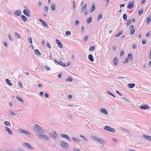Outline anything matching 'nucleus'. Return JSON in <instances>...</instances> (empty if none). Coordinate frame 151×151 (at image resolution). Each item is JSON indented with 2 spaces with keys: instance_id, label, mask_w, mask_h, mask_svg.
<instances>
[{
  "instance_id": "nucleus-20",
  "label": "nucleus",
  "mask_w": 151,
  "mask_h": 151,
  "mask_svg": "<svg viewBox=\"0 0 151 151\" xmlns=\"http://www.w3.org/2000/svg\"><path fill=\"white\" fill-rule=\"evenodd\" d=\"M5 82L9 86H12V84L11 83L10 81L8 79H6L5 80Z\"/></svg>"
},
{
  "instance_id": "nucleus-50",
  "label": "nucleus",
  "mask_w": 151,
  "mask_h": 151,
  "mask_svg": "<svg viewBox=\"0 0 151 151\" xmlns=\"http://www.w3.org/2000/svg\"><path fill=\"white\" fill-rule=\"evenodd\" d=\"M134 32L135 31L134 29H131L130 31V34L131 35H132L134 34Z\"/></svg>"
},
{
  "instance_id": "nucleus-59",
  "label": "nucleus",
  "mask_w": 151,
  "mask_h": 151,
  "mask_svg": "<svg viewBox=\"0 0 151 151\" xmlns=\"http://www.w3.org/2000/svg\"><path fill=\"white\" fill-rule=\"evenodd\" d=\"M88 37L87 36H86L84 37V40L85 41H86L87 40Z\"/></svg>"
},
{
  "instance_id": "nucleus-62",
  "label": "nucleus",
  "mask_w": 151,
  "mask_h": 151,
  "mask_svg": "<svg viewBox=\"0 0 151 151\" xmlns=\"http://www.w3.org/2000/svg\"><path fill=\"white\" fill-rule=\"evenodd\" d=\"M146 43V41L145 40H143L142 41V43L143 45H144Z\"/></svg>"
},
{
  "instance_id": "nucleus-10",
  "label": "nucleus",
  "mask_w": 151,
  "mask_h": 151,
  "mask_svg": "<svg viewBox=\"0 0 151 151\" xmlns=\"http://www.w3.org/2000/svg\"><path fill=\"white\" fill-rule=\"evenodd\" d=\"M91 138L93 139L95 141H96L99 142H100V141L101 140V139L100 138L94 136H92L91 137Z\"/></svg>"
},
{
  "instance_id": "nucleus-64",
  "label": "nucleus",
  "mask_w": 151,
  "mask_h": 151,
  "mask_svg": "<svg viewBox=\"0 0 151 151\" xmlns=\"http://www.w3.org/2000/svg\"><path fill=\"white\" fill-rule=\"evenodd\" d=\"M73 7H75V3L74 1H73Z\"/></svg>"
},
{
  "instance_id": "nucleus-39",
  "label": "nucleus",
  "mask_w": 151,
  "mask_h": 151,
  "mask_svg": "<svg viewBox=\"0 0 151 151\" xmlns=\"http://www.w3.org/2000/svg\"><path fill=\"white\" fill-rule=\"evenodd\" d=\"M143 12V9H142L140 10H139L138 12V14L140 16L142 14Z\"/></svg>"
},
{
  "instance_id": "nucleus-36",
  "label": "nucleus",
  "mask_w": 151,
  "mask_h": 151,
  "mask_svg": "<svg viewBox=\"0 0 151 151\" xmlns=\"http://www.w3.org/2000/svg\"><path fill=\"white\" fill-rule=\"evenodd\" d=\"M4 124L7 126H10L11 124L9 122L7 121H5L4 122Z\"/></svg>"
},
{
  "instance_id": "nucleus-53",
  "label": "nucleus",
  "mask_w": 151,
  "mask_h": 151,
  "mask_svg": "<svg viewBox=\"0 0 151 151\" xmlns=\"http://www.w3.org/2000/svg\"><path fill=\"white\" fill-rule=\"evenodd\" d=\"M124 51L123 50H121L120 51V56L121 57L122 56L124 55Z\"/></svg>"
},
{
  "instance_id": "nucleus-38",
  "label": "nucleus",
  "mask_w": 151,
  "mask_h": 151,
  "mask_svg": "<svg viewBox=\"0 0 151 151\" xmlns=\"http://www.w3.org/2000/svg\"><path fill=\"white\" fill-rule=\"evenodd\" d=\"M99 143L102 144L104 145L106 143V142L104 141L103 139H101Z\"/></svg>"
},
{
  "instance_id": "nucleus-57",
  "label": "nucleus",
  "mask_w": 151,
  "mask_h": 151,
  "mask_svg": "<svg viewBox=\"0 0 151 151\" xmlns=\"http://www.w3.org/2000/svg\"><path fill=\"white\" fill-rule=\"evenodd\" d=\"M129 59L127 58H126L124 61L123 62L124 63H126L128 62Z\"/></svg>"
},
{
  "instance_id": "nucleus-55",
  "label": "nucleus",
  "mask_w": 151,
  "mask_h": 151,
  "mask_svg": "<svg viewBox=\"0 0 151 151\" xmlns=\"http://www.w3.org/2000/svg\"><path fill=\"white\" fill-rule=\"evenodd\" d=\"M131 21L130 19L128 20L127 21V26H128L131 23Z\"/></svg>"
},
{
  "instance_id": "nucleus-24",
  "label": "nucleus",
  "mask_w": 151,
  "mask_h": 151,
  "mask_svg": "<svg viewBox=\"0 0 151 151\" xmlns=\"http://www.w3.org/2000/svg\"><path fill=\"white\" fill-rule=\"evenodd\" d=\"M88 58L91 61L93 62V58L91 55L90 54L88 55Z\"/></svg>"
},
{
  "instance_id": "nucleus-63",
  "label": "nucleus",
  "mask_w": 151,
  "mask_h": 151,
  "mask_svg": "<svg viewBox=\"0 0 151 151\" xmlns=\"http://www.w3.org/2000/svg\"><path fill=\"white\" fill-rule=\"evenodd\" d=\"M116 92L117 93L118 95L120 96H122V94H121V93L119 92V91H118L116 90Z\"/></svg>"
},
{
  "instance_id": "nucleus-58",
  "label": "nucleus",
  "mask_w": 151,
  "mask_h": 151,
  "mask_svg": "<svg viewBox=\"0 0 151 151\" xmlns=\"http://www.w3.org/2000/svg\"><path fill=\"white\" fill-rule=\"evenodd\" d=\"M46 45L47 46V47H49V48H51V47L50 45V44L49 43L47 42L46 43Z\"/></svg>"
},
{
  "instance_id": "nucleus-26",
  "label": "nucleus",
  "mask_w": 151,
  "mask_h": 151,
  "mask_svg": "<svg viewBox=\"0 0 151 151\" xmlns=\"http://www.w3.org/2000/svg\"><path fill=\"white\" fill-rule=\"evenodd\" d=\"M16 98L19 101H20L22 103H24V101L22 98L19 97V96H17L16 97Z\"/></svg>"
},
{
  "instance_id": "nucleus-2",
  "label": "nucleus",
  "mask_w": 151,
  "mask_h": 151,
  "mask_svg": "<svg viewBox=\"0 0 151 151\" xmlns=\"http://www.w3.org/2000/svg\"><path fill=\"white\" fill-rule=\"evenodd\" d=\"M38 137L40 139L45 141H48L49 139V138L48 135L44 134H38Z\"/></svg>"
},
{
  "instance_id": "nucleus-47",
  "label": "nucleus",
  "mask_w": 151,
  "mask_h": 151,
  "mask_svg": "<svg viewBox=\"0 0 151 151\" xmlns=\"http://www.w3.org/2000/svg\"><path fill=\"white\" fill-rule=\"evenodd\" d=\"M122 32L121 31V32L120 33H119L117 35H115V37H119L122 34Z\"/></svg>"
},
{
  "instance_id": "nucleus-7",
  "label": "nucleus",
  "mask_w": 151,
  "mask_h": 151,
  "mask_svg": "<svg viewBox=\"0 0 151 151\" xmlns=\"http://www.w3.org/2000/svg\"><path fill=\"white\" fill-rule=\"evenodd\" d=\"M23 145L24 147H27L29 149H33V148H32L31 147L30 145L28 143H24L23 144Z\"/></svg>"
},
{
  "instance_id": "nucleus-49",
  "label": "nucleus",
  "mask_w": 151,
  "mask_h": 151,
  "mask_svg": "<svg viewBox=\"0 0 151 151\" xmlns=\"http://www.w3.org/2000/svg\"><path fill=\"white\" fill-rule=\"evenodd\" d=\"M94 48L95 47L94 46H91L89 48V50L92 51L94 49Z\"/></svg>"
},
{
  "instance_id": "nucleus-48",
  "label": "nucleus",
  "mask_w": 151,
  "mask_h": 151,
  "mask_svg": "<svg viewBox=\"0 0 151 151\" xmlns=\"http://www.w3.org/2000/svg\"><path fill=\"white\" fill-rule=\"evenodd\" d=\"M79 21L78 20H75V25L78 26V25L79 24Z\"/></svg>"
},
{
  "instance_id": "nucleus-37",
  "label": "nucleus",
  "mask_w": 151,
  "mask_h": 151,
  "mask_svg": "<svg viewBox=\"0 0 151 151\" xmlns=\"http://www.w3.org/2000/svg\"><path fill=\"white\" fill-rule=\"evenodd\" d=\"M95 8L94 6V5L93 4L91 6V11L90 12L91 13L92 12L95 10Z\"/></svg>"
},
{
  "instance_id": "nucleus-11",
  "label": "nucleus",
  "mask_w": 151,
  "mask_h": 151,
  "mask_svg": "<svg viewBox=\"0 0 151 151\" xmlns=\"http://www.w3.org/2000/svg\"><path fill=\"white\" fill-rule=\"evenodd\" d=\"M140 109H146L149 108V106L147 105H144L141 106L140 107Z\"/></svg>"
},
{
  "instance_id": "nucleus-5",
  "label": "nucleus",
  "mask_w": 151,
  "mask_h": 151,
  "mask_svg": "<svg viewBox=\"0 0 151 151\" xmlns=\"http://www.w3.org/2000/svg\"><path fill=\"white\" fill-rule=\"evenodd\" d=\"M60 137H61L67 139L69 142H70L71 141L70 139L69 138V137L66 134H60Z\"/></svg>"
},
{
  "instance_id": "nucleus-33",
  "label": "nucleus",
  "mask_w": 151,
  "mask_h": 151,
  "mask_svg": "<svg viewBox=\"0 0 151 151\" xmlns=\"http://www.w3.org/2000/svg\"><path fill=\"white\" fill-rule=\"evenodd\" d=\"M151 21V18L150 17L147 18L146 19V22L147 24H148Z\"/></svg>"
},
{
  "instance_id": "nucleus-23",
  "label": "nucleus",
  "mask_w": 151,
  "mask_h": 151,
  "mask_svg": "<svg viewBox=\"0 0 151 151\" xmlns=\"http://www.w3.org/2000/svg\"><path fill=\"white\" fill-rule=\"evenodd\" d=\"M34 51L35 53V54L37 55H41L40 51L38 50L35 49L34 50Z\"/></svg>"
},
{
  "instance_id": "nucleus-27",
  "label": "nucleus",
  "mask_w": 151,
  "mask_h": 151,
  "mask_svg": "<svg viewBox=\"0 0 151 151\" xmlns=\"http://www.w3.org/2000/svg\"><path fill=\"white\" fill-rule=\"evenodd\" d=\"M21 18L24 21H26L27 20V17L25 16L24 15H21Z\"/></svg>"
},
{
  "instance_id": "nucleus-18",
  "label": "nucleus",
  "mask_w": 151,
  "mask_h": 151,
  "mask_svg": "<svg viewBox=\"0 0 151 151\" xmlns=\"http://www.w3.org/2000/svg\"><path fill=\"white\" fill-rule=\"evenodd\" d=\"M142 137H144L146 139L150 141L151 139V136H149L145 134H144L143 135Z\"/></svg>"
},
{
  "instance_id": "nucleus-3",
  "label": "nucleus",
  "mask_w": 151,
  "mask_h": 151,
  "mask_svg": "<svg viewBox=\"0 0 151 151\" xmlns=\"http://www.w3.org/2000/svg\"><path fill=\"white\" fill-rule=\"evenodd\" d=\"M60 145L61 147L65 149H67L68 148V144L63 141L61 142Z\"/></svg>"
},
{
  "instance_id": "nucleus-1",
  "label": "nucleus",
  "mask_w": 151,
  "mask_h": 151,
  "mask_svg": "<svg viewBox=\"0 0 151 151\" xmlns=\"http://www.w3.org/2000/svg\"><path fill=\"white\" fill-rule=\"evenodd\" d=\"M34 130L36 132L40 133V134H42L45 132V130L42 127L37 124L35 125Z\"/></svg>"
},
{
  "instance_id": "nucleus-34",
  "label": "nucleus",
  "mask_w": 151,
  "mask_h": 151,
  "mask_svg": "<svg viewBox=\"0 0 151 151\" xmlns=\"http://www.w3.org/2000/svg\"><path fill=\"white\" fill-rule=\"evenodd\" d=\"M54 61L55 62L57 63L60 65H61L63 63L62 62L60 61H57L55 60H54Z\"/></svg>"
},
{
  "instance_id": "nucleus-54",
  "label": "nucleus",
  "mask_w": 151,
  "mask_h": 151,
  "mask_svg": "<svg viewBox=\"0 0 151 151\" xmlns=\"http://www.w3.org/2000/svg\"><path fill=\"white\" fill-rule=\"evenodd\" d=\"M9 112L10 114H12L13 115H15V114L12 111H9Z\"/></svg>"
},
{
  "instance_id": "nucleus-51",
  "label": "nucleus",
  "mask_w": 151,
  "mask_h": 151,
  "mask_svg": "<svg viewBox=\"0 0 151 151\" xmlns=\"http://www.w3.org/2000/svg\"><path fill=\"white\" fill-rule=\"evenodd\" d=\"M107 92L110 95L114 97H115V96H114V95L113 94L111 93L110 91H107Z\"/></svg>"
},
{
  "instance_id": "nucleus-15",
  "label": "nucleus",
  "mask_w": 151,
  "mask_h": 151,
  "mask_svg": "<svg viewBox=\"0 0 151 151\" xmlns=\"http://www.w3.org/2000/svg\"><path fill=\"white\" fill-rule=\"evenodd\" d=\"M55 41L56 43L58 45L59 47L60 48H62L63 47V45L57 39H56L55 40Z\"/></svg>"
},
{
  "instance_id": "nucleus-8",
  "label": "nucleus",
  "mask_w": 151,
  "mask_h": 151,
  "mask_svg": "<svg viewBox=\"0 0 151 151\" xmlns=\"http://www.w3.org/2000/svg\"><path fill=\"white\" fill-rule=\"evenodd\" d=\"M4 128L6 129V131L10 134L11 135H12L13 134V132H12L11 130H10V129L8 128V127H7L6 126H5L4 127Z\"/></svg>"
},
{
  "instance_id": "nucleus-43",
  "label": "nucleus",
  "mask_w": 151,
  "mask_h": 151,
  "mask_svg": "<svg viewBox=\"0 0 151 151\" xmlns=\"http://www.w3.org/2000/svg\"><path fill=\"white\" fill-rule=\"evenodd\" d=\"M104 0L105 2H106V4L105 6V7H106L109 3V0Z\"/></svg>"
},
{
  "instance_id": "nucleus-32",
  "label": "nucleus",
  "mask_w": 151,
  "mask_h": 151,
  "mask_svg": "<svg viewBox=\"0 0 151 151\" xmlns=\"http://www.w3.org/2000/svg\"><path fill=\"white\" fill-rule=\"evenodd\" d=\"M123 19H124V21H126L127 19V16L126 14H123Z\"/></svg>"
},
{
  "instance_id": "nucleus-61",
  "label": "nucleus",
  "mask_w": 151,
  "mask_h": 151,
  "mask_svg": "<svg viewBox=\"0 0 151 151\" xmlns=\"http://www.w3.org/2000/svg\"><path fill=\"white\" fill-rule=\"evenodd\" d=\"M134 25H132L130 26V29H133L134 28Z\"/></svg>"
},
{
  "instance_id": "nucleus-60",
  "label": "nucleus",
  "mask_w": 151,
  "mask_h": 151,
  "mask_svg": "<svg viewBox=\"0 0 151 151\" xmlns=\"http://www.w3.org/2000/svg\"><path fill=\"white\" fill-rule=\"evenodd\" d=\"M84 31V27L83 26L81 27V32H83Z\"/></svg>"
},
{
  "instance_id": "nucleus-30",
  "label": "nucleus",
  "mask_w": 151,
  "mask_h": 151,
  "mask_svg": "<svg viewBox=\"0 0 151 151\" xmlns=\"http://www.w3.org/2000/svg\"><path fill=\"white\" fill-rule=\"evenodd\" d=\"M103 17V15L102 14H100L97 18V21H99L100 19H101Z\"/></svg>"
},
{
  "instance_id": "nucleus-19",
  "label": "nucleus",
  "mask_w": 151,
  "mask_h": 151,
  "mask_svg": "<svg viewBox=\"0 0 151 151\" xmlns=\"http://www.w3.org/2000/svg\"><path fill=\"white\" fill-rule=\"evenodd\" d=\"M101 112L103 114L106 115L107 114V112L106 110L104 108H102L101 109Z\"/></svg>"
},
{
  "instance_id": "nucleus-52",
  "label": "nucleus",
  "mask_w": 151,
  "mask_h": 151,
  "mask_svg": "<svg viewBox=\"0 0 151 151\" xmlns=\"http://www.w3.org/2000/svg\"><path fill=\"white\" fill-rule=\"evenodd\" d=\"M151 35V32H147L145 35V36L147 37H148L150 35Z\"/></svg>"
},
{
  "instance_id": "nucleus-17",
  "label": "nucleus",
  "mask_w": 151,
  "mask_h": 151,
  "mask_svg": "<svg viewBox=\"0 0 151 151\" xmlns=\"http://www.w3.org/2000/svg\"><path fill=\"white\" fill-rule=\"evenodd\" d=\"M87 4H85L82 7V8H81V13H83V12H84L86 9V7H87Z\"/></svg>"
},
{
  "instance_id": "nucleus-41",
  "label": "nucleus",
  "mask_w": 151,
  "mask_h": 151,
  "mask_svg": "<svg viewBox=\"0 0 151 151\" xmlns=\"http://www.w3.org/2000/svg\"><path fill=\"white\" fill-rule=\"evenodd\" d=\"M15 37L16 38H20V36L17 33H15Z\"/></svg>"
},
{
  "instance_id": "nucleus-42",
  "label": "nucleus",
  "mask_w": 151,
  "mask_h": 151,
  "mask_svg": "<svg viewBox=\"0 0 151 151\" xmlns=\"http://www.w3.org/2000/svg\"><path fill=\"white\" fill-rule=\"evenodd\" d=\"M55 5L53 4H52V5L51 6V9L53 11H54L55 10Z\"/></svg>"
},
{
  "instance_id": "nucleus-44",
  "label": "nucleus",
  "mask_w": 151,
  "mask_h": 151,
  "mask_svg": "<svg viewBox=\"0 0 151 151\" xmlns=\"http://www.w3.org/2000/svg\"><path fill=\"white\" fill-rule=\"evenodd\" d=\"M27 40L30 42V44H32V38L31 37H29L27 38Z\"/></svg>"
},
{
  "instance_id": "nucleus-14",
  "label": "nucleus",
  "mask_w": 151,
  "mask_h": 151,
  "mask_svg": "<svg viewBox=\"0 0 151 151\" xmlns=\"http://www.w3.org/2000/svg\"><path fill=\"white\" fill-rule=\"evenodd\" d=\"M134 1H133L132 3L129 4L127 6V7L129 9H132L134 6Z\"/></svg>"
},
{
  "instance_id": "nucleus-29",
  "label": "nucleus",
  "mask_w": 151,
  "mask_h": 151,
  "mask_svg": "<svg viewBox=\"0 0 151 151\" xmlns=\"http://www.w3.org/2000/svg\"><path fill=\"white\" fill-rule=\"evenodd\" d=\"M120 99H121V101L122 102H123L126 101H129V100H127L125 97H122V98H121Z\"/></svg>"
},
{
  "instance_id": "nucleus-21",
  "label": "nucleus",
  "mask_w": 151,
  "mask_h": 151,
  "mask_svg": "<svg viewBox=\"0 0 151 151\" xmlns=\"http://www.w3.org/2000/svg\"><path fill=\"white\" fill-rule=\"evenodd\" d=\"M135 84L134 83H129L128 84V87L130 88H132L134 87Z\"/></svg>"
},
{
  "instance_id": "nucleus-25",
  "label": "nucleus",
  "mask_w": 151,
  "mask_h": 151,
  "mask_svg": "<svg viewBox=\"0 0 151 151\" xmlns=\"http://www.w3.org/2000/svg\"><path fill=\"white\" fill-rule=\"evenodd\" d=\"M128 59H129L131 61L133 60L132 55V54H129L127 55Z\"/></svg>"
},
{
  "instance_id": "nucleus-13",
  "label": "nucleus",
  "mask_w": 151,
  "mask_h": 151,
  "mask_svg": "<svg viewBox=\"0 0 151 151\" xmlns=\"http://www.w3.org/2000/svg\"><path fill=\"white\" fill-rule=\"evenodd\" d=\"M118 59L116 57H114L113 60V62L115 65H116L118 63Z\"/></svg>"
},
{
  "instance_id": "nucleus-45",
  "label": "nucleus",
  "mask_w": 151,
  "mask_h": 151,
  "mask_svg": "<svg viewBox=\"0 0 151 151\" xmlns=\"http://www.w3.org/2000/svg\"><path fill=\"white\" fill-rule=\"evenodd\" d=\"M44 10L46 12H47L48 11V7L47 6H45L44 9Z\"/></svg>"
},
{
  "instance_id": "nucleus-6",
  "label": "nucleus",
  "mask_w": 151,
  "mask_h": 151,
  "mask_svg": "<svg viewBox=\"0 0 151 151\" xmlns=\"http://www.w3.org/2000/svg\"><path fill=\"white\" fill-rule=\"evenodd\" d=\"M19 131L20 132L22 133H23L24 134H27L28 135L30 134V133L27 131L25 130L22 129H20Z\"/></svg>"
},
{
  "instance_id": "nucleus-31",
  "label": "nucleus",
  "mask_w": 151,
  "mask_h": 151,
  "mask_svg": "<svg viewBox=\"0 0 151 151\" xmlns=\"http://www.w3.org/2000/svg\"><path fill=\"white\" fill-rule=\"evenodd\" d=\"M72 139L74 140L75 141L77 142H80V141L78 139L73 137H72Z\"/></svg>"
},
{
  "instance_id": "nucleus-40",
  "label": "nucleus",
  "mask_w": 151,
  "mask_h": 151,
  "mask_svg": "<svg viewBox=\"0 0 151 151\" xmlns=\"http://www.w3.org/2000/svg\"><path fill=\"white\" fill-rule=\"evenodd\" d=\"M91 21H92L91 17H90V18H88L87 19V23H88L89 24L91 22Z\"/></svg>"
},
{
  "instance_id": "nucleus-35",
  "label": "nucleus",
  "mask_w": 151,
  "mask_h": 151,
  "mask_svg": "<svg viewBox=\"0 0 151 151\" xmlns=\"http://www.w3.org/2000/svg\"><path fill=\"white\" fill-rule=\"evenodd\" d=\"M73 80V79L72 78L69 77V78L65 79V81H66L71 82Z\"/></svg>"
},
{
  "instance_id": "nucleus-46",
  "label": "nucleus",
  "mask_w": 151,
  "mask_h": 151,
  "mask_svg": "<svg viewBox=\"0 0 151 151\" xmlns=\"http://www.w3.org/2000/svg\"><path fill=\"white\" fill-rule=\"evenodd\" d=\"M65 34L67 35H70L71 34V32L70 31H67L66 32Z\"/></svg>"
},
{
  "instance_id": "nucleus-56",
  "label": "nucleus",
  "mask_w": 151,
  "mask_h": 151,
  "mask_svg": "<svg viewBox=\"0 0 151 151\" xmlns=\"http://www.w3.org/2000/svg\"><path fill=\"white\" fill-rule=\"evenodd\" d=\"M44 67L46 70H49L50 69L49 67H48V66H47V65L45 66Z\"/></svg>"
},
{
  "instance_id": "nucleus-12",
  "label": "nucleus",
  "mask_w": 151,
  "mask_h": 151,
  "mask_svg": "<svg viewBox=\"0 0 151 151\" xmlns=\"http://www.w3.org/2000/svg\"><path fill=\"white\" fill-rule=\"evenodd\" d=\"M121 129L122 132L125 133H128L129 134H130V131L128 129H126L123 128H121Z\"/></svg>"
},
{
  "instance_id": "nucleus-4",
  "label": "nucleus",
  "mask_w": 151,
  "mask_h": 151,
  "mask_svg": "<svg viewBox=\"0 0 151 151\" xmlns=\"http://www.w3.org/2000/svg\"><path fill=\"white\" fill-rule=\"evenodd\" d=\"M104 129L105 130L110 131L112 132H115V129L113 128H111L109 126H106L104 128Z\"/></svg>"
},
{
  "instance_id": "nucleus-9",
  "label": "nucleus",
  "mask_w": 151,
  "mask_h": 151,
  "mask_svg": "<svg viewBox=\"0 0 151 151\" xmlns=\"http://www.w3.org/2000/svg\"><path fill=\"white\" fill-rule=\"evenodd\" d=\"M39 20L40 22H41L42 23L43 26L44 27H45L47 28L48 27V25L45 22H44V21L42 20L41 19H39Z\"/></svg>"
},
{
  "instance_id": "nucleus-28",
  "label": "nucleus",
  "mask_w": 151,
  "mask_h": 151,
  "mask_svg": "<svg viewBox=\"0 0 151 151\" xmlns=\"http://www.w3.org/2000/svg\"><path fill=\"white\" fill-rule=\"evenodd\" d=\"M50 136L53 139H56L57 138L56 136L53 133L51 134L50 135Z\"/></svg>"
},
{
  "instance_id": "nucleus-22",
  "label": "nucleus",
  "mask_w": 151,
  "mask_h": 151,
  "mask_svg": "<svg viewBox=\"0 0 151 151\" xmlns=\"http://www.w3.org/2000/svg\"><path fill=\"white\" fill-rule=\"evenodd\" d=\"M23 13L28 17L30 16L29 12L26 10H24L23 11Z\"/></svg>"
},
{
  "instance_id": "nucleus-16",
  "label": "nucleus",
  "mask_w": 151,
  "mask_h": 151,
  "mask_svg": "<svg viewBox=\"0 0 151 151\" xmlns=\"http://www.w3.org/2000/svg\"><path fill=\"white\" fill-rule=\"evenodd\" d=\"M14 14L16 16H19L21 14V12L19 10H17L15 12Z\"/></svg>"
}]
</instances>
